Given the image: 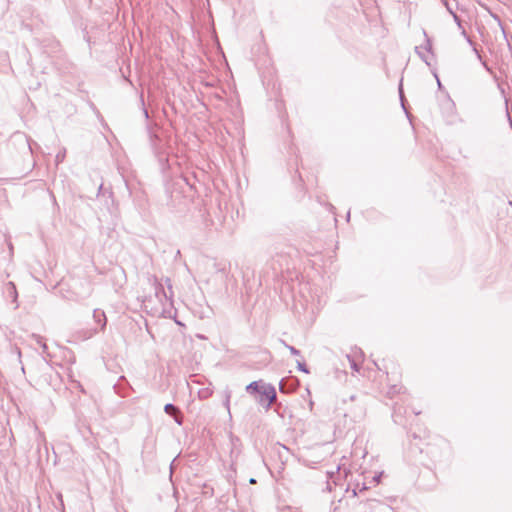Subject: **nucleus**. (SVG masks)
I'll return each instance as SVG.
<instances>
[{"mask_svg": "<svg viewBox=\"0 0 512 512\" xmlns=\"http://www.w3.org/2000/svg\"><path fill=\"white\" fill-rule=\"evenodd\" d=\"M423 34H424V37H425V45H424V49L427 51V52H431V49H432V44H431V40L429 39V37L427 36V33L425 30H423Z\"/></svg>", "mask_w": 512, "mask_h": 512, "instance_id": "10", "label": "nucleus"}, {"mask_svg": "<svg viewBox=\"0 0 512 512\" xmlns=\"http://www.w3.org/2000/svg\"><path fill=\"white\" fill-rule=\"evenodd\" d=\"M153 281H154V284H155V295L156 297L162 301V297L165 298V300H168L169 297L168 295L166 294L164 288H163V285L161 283L158 282L157 278H153Z\"/></svg>", "mask_w": 512, "mask_h": 512, "instance_id": "4", "label": "nucleus"}, {"mask_svg": "<svg viewBox=\"0 0 512 512\" xmlns=\"http://www.w3.org/2000/svg\"><path fill=\"white\" fill-rule=\"evenodd\" d=\"M255 482H256V480L254 478L250 479V483H255Z\"/></svg>", "mask_w": 512, "mask_h": 512, "instance_id": "24", "label": "nucleus"}, {"mask_svg": "<svg viewBox=\"0 0 512 512\" xmlns=\"http://www.w3.org/2000/svg\"><path fill=\"white\" fill-rule=\"evenodd\" d=\"M329 478H332L334 475V472H328Z\"/></svg>", "mask_w": 512, "mask_h": 512, "instance_id": "21", "label": "nucleus"}, {"mask_svg": "<svg viewBox=\"0 0 512 512\" xmlns=\"http://www.w3.org/2000/svg\"><path fill=\"white\" fill-rule=\"evenodd\" d=\"M474 52L478 55L479 58H481L480 54L478 53L477 49L474 48Z\"/></svg>", "mask_w": 512, "mask_h": 512, "instance_id": "22", "label": "nucleus"}, {"mask_svg": "<svg viewBox=\"0 0 512 512\" xmlns=\"http://www.w3.org/2000/svg\"><path fill=\"white\" fill-rule=\"evenodd\" d=\"M367 488H368V487H367L365 484H363V486H362V489H361V490H366Z\"/></svg>", "mask_w": 512, "mask_h": 512, "instance_id": "23", "label": "nucleus"}, {"mask_svg": "<svg viewBox=\"0 0 512 512\" xmlns=\"http://www.w3.org/2000/svg\"><path fill=\"white\" fill-rule=\"evenodd\" d=\"M382 475H383V472H380L379 474L375 475L372 478V482L375 484H378L380 482V478L382 477Z\"/></svg>", "mask_w": 512, "mask_h": 512, "instance_id": "16", "label": "nucleus"}, {"mask_svg": "<svg viewBox=\"0 0 512 512\" xmlns=\"http://www.w3.org/2000/svg\"><path fill=\"white\" fill-rule=\"evenodd\" d=\"M224 405L227 408L228 412H230V392L226 393Z\"/></svg>", "mask_w": 512, "mask_h": 512, "instance_id": "14", "label": "nucleus"}, {"mask_svg": "<svg viewBox=\"0 0 512 512\" xmlns=\"http://www.w3.org/2000/svg\"><path fill=\"white\" fill-rule=\"evenodd\" d=\"M449 12L453 15L454 20L459 24V17L448 7Z\"/></svg>", "mask_w": 512, "mask_h": 512, "instance_id": "19", "label": "nucleus"}, {"mask_svg": "<svg viewBox=\"0 0 512 512\" xmlns=\"http://www.w3.org/2000/svg\"><path fill=\"white\" fill-rule=\"evenodd\" d=\"M297 366L300 371H302L304 373H309V370H308L307 366L305 365V363L297 361Z\"/></svg>", "mask_w": 512, "mask_h": 512, "instance_id": "13", "label": "nucleus"}, {"mask_svg": "<svg viewBox=\"0 0 512 512\" xmlns=\"http://www.w3.org/2000/svg\"><path fill=\"white\" fill-rule=\"evenodd\" d=\"M200 398L206 399L212 395V390L210 388H203L198 392Z\"/></svg>", "mask_w": 512, "mask_h": 512, "instance_id": "8", "label": "nucleus"}, {"mask_svg": "<svg viewBox=\"0 0 512 512\" xmlns=\"http://www.w3.org/2000/svg\"><path fill=\"white\" fill-rule=\"evenodd\" d=\"M6 292L13 298L14 301L17 299L16 286L13 282L7 283Z\"/></svg>", "mask_w": 512, "mask_h": 512, "instance_id": "6", "label": "nucleus"}, {"mask_svg": "<svg viewBox=\"0 0 512 512\" xmlns=\"http://www.w3.org/2000/svg\"><path fill=\"white\" fill-rule=\"evenodd\" d=\"M93 320L96 324L99 325V329L97 328H94V329H91L87 332H85L83 338L84 339H89L91 338L92 336H94L95 334H97L99 331H102L105 329L106 327V324H107V318H106V315L104 313V311L100 310V309H95L93 311Z\"/></svg>", "mask_w": 512, "mask_h": 512, "instance_id": "1", "label": "nucleus"}, {"mask_svg": "<svg viewBox=\"0 0 512 512\" xmlns=\"http://www.w3.org/2000/svg\"><path fill=\"white\" fill-rule=\"evenodd\" d=\"M34 338H35L37 344H39V346L41 347L42 353L46 354V355H49V353L47 351L48 350L47 344L44 342L43 338L41 336H38V335L34 336Z\"/></svg>", "mask_w": 512, "mask_h": 512, "instance_id": "7", "label": "nucleus"}, {"mask_svg": "<svg viewBox=\"0 0 512 512\" xmlns=\"http://www.w3.org/2000/svg\"><path fill=\"white\" fill-rule=\"evenodd\" d=\"M347 358H348V360H349V362H350V367H351L353 370H355V371H359V369H360V368H359V365L357 364V362H356L355 360H352V359L350 358V356H347Z\"/></svg>", "mask_w": 512, "mask_h": 512, "instance_id": "12", "label": "nucleus"}, {"mask_svg": "<svg viewBox=\"0 0 512 512\" xmlns=\"http://www.w3.org/2000/svg\"><path fill=\"white\" fill-rule=\"evenodd\" d=\"M263 384V382L253 381L246 386V391L248 393H259Z\"/></svg>", "mask_w": 512, "mask_h": 512, "instance_id": "5", "label": "nucleus"}, {"mask_svg": "<svg viewBox=\"0 0 512 512\" xmlns=\"http://www.w3.org/2000/svg\"><path fill=\"white\" fill-rule=\"evenodd\" d=\"M164 411L166 414L172 416L178 425H182V415L178 407L168 403L164 406Z\"/></svg>", "mask_w": 512, "mask_h": 512, "instance_id": "3", "label": "nucleus"}, {"mask_svg": "<svg viewBox=\"0 0 512 512\" xmlns=\"http://www.w3.org/2000/svg\"><path fill=\"white\" fill-rule=\"evenodd\" d=\"M165 283L167 284V286H168L169 290H171L172 285H171V280H170V278H166V279H165Z\"/></svg>", "mask_w": 512, "mask_h": 512, "instance_id": "20", "label": "nucleus"}, {"mask_svg": "<svg viewBox=\"0 0 512 512\" xmlns=\"http://www.w3.org/2000/svg\"><path fill=\"white\" fill-rule=\"evenodd\" d=\"M279 390H280V392H288V389H286V387H285L284 380L280 381V383H279Z\"/></svg>", "mask_w": 512, "mask_h": 512, "instance_id": "18", "label": "nucleus"}, {"mask_svg": "<svg viewBox=\"0 0 512 512\" xmlns=\"http://www.w3.org/2000/svg\"><path fill=\"white\" fill-rule=\"evenodd\" d=\"M281 343L290 351V353L294 356L300 355V351L296 349L294 346L288 345L284 340H281Z\"/></svg>", "mask_w": 512, "mask_h": 512, "instance_id": "9", "label": "nucleus"}, {"mask_svg": "<svg viewBox=\"0 0 512 512\" xmlns=\"http://www.w3.org/2000/svg\"><path fill=\"white\" fill-rule=\"evenodd\" d=\"M64 157H65V152H60V153H58V154L56 155V161H57V163H59V162L63 161Z\"/></svg>", "mask_w": 512, "mask_h": 512, "instance_id": "17", "label": "nucleus"}, {"mask_svg": "<svg viewBox=\"0 0 512 512\" xmlns=\"http://www.w3.org/2000/svg\"><path fill=\"white\" fill-rule=\"evenodd\" d=\"M415 51H416V53L419 55V57H420V58H421V59H422V60H423L427 65H429V64H430V63H429V60H428V58H427V56H426L423 52H421V51H420V47H415Z\"/></svg>", "mask_w": 512, "mask_h": 512, "instance_id": "11", "label": "nucleus"}, {"mask_svg": "<svg viewBox=\"0 0 512 512\" xmlns=\"http://www.w3.org/2000/svg\"><path fill=\"white\" fill-rule=\"evenodd\" d=\"M399 94H400V99H401L402 106L405 109V106H404V95H403V90H402V83H400V85H399Z\"/></svg>", "mask_w": 512, "mask_h": 512, "instance_id": "15", "label": "nucleus"}, {"mask_svg": "<svg viewBox=\"0 0 512 512\" xmlns=\"http://www.w3.org/2000/svg\"><path fill=\"white\" fill-rule=\"evenodd\" d=\"M258 394H260V398L258 400L260 404H264L265 400L267 401V404L265 406L266 410L270 408L271 404L277 398L275 387L272 386L271 384H263Z\"/></svg>", "mask_w": 512, "mask_h": 512, "instance_id": "2", "label": "nucleus"}]
</instances>
